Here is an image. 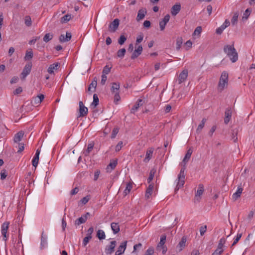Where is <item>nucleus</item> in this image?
Segmentation results:
<instances>
[{
	"label": "nucleus",
	"instance_id": "62",
	"mask_svg": "<svg viewBox=\"0 0 255 255\" xmlns=\"http://www.w3.org/2000/svg\"><path fill=\"white\" fill-rule=\"evenodd\" d=\"M223 252V250L219 249L217 248L212 255H220Z\"/></svg>",
	"mask_w": 255,
	"mask_h": 255
},
{
	"label": "nucleus",
	"instance_id": "56",
	"mask_svg": "<svg viewBox=\"0 0 255 255\" xmlns=\"http://www.w3.org/2000/svg\"><path fill=\"white\" fill-rule=\"evenodd\" d=\"M154 253V249L153 248H149L146 251L144 255H153Z\"/></svg>",
	"mask_w": 255,
	"mask_h": 255
},
{
	"label": "nucleus",
	"instance_id": "61",
	"mask_svg": "<svg viewBox=\"0 0 255 255\" xmlns=\"http://www.w3.org/2000/svg\"><path fill=\"white\" fill-rule=\"evenodd\" d=\"M152 190H148V189H146L145 197L147 199L149 198L150 196L151 195L152 193Z\"/></svg>",
	"mask_w": 255,
	"mask_h": 255
},
{
	"label": "nucleus",
	"instance_id": "45",
	"mask_svg": "<svg viewBox=\"0 0 255 255\" xmlns=\"http://www.w3.org/2000/svg\"><path fill=\"white\" fill-rule=\"evenodd\" d=\"M237 130H233L232 134V139L234 141V142H236L238 140L237 137Z\"/></svg>",
	"mask_w": 255,
	"mask_h": 255
},
{
	"label": "nucleus",
	"instance_id": "51",
	"mask_svg": "<svg viewBox=\"0 0 255 255\" xmlns=\"http://www.w3.org/2000/svg\"><path fill=\"white\" fill-rule=\"evenodd\" d=\"M26 25L29 26L31 25V19L29 16H26L24 19Z\"/></svg>",
	"mask_w": 255,
	"mask_h": 255
},
{
	"label": "nucleus",
	"instance_id": "47",
	"mask_svg": "<svg viewBox=\"0 0 255 255\" xmlns=\"http://www.w3.org/2000/svg\"><path fill=\"white\" fill-rule=\"evenodd\" d=\"M225 242H226L225 239L224 238H221L220 240L217 248H218L219 249L223 250L222 248H223L224 244L225 243Z\"/></svg>",
	"mask_w": 255,
	"mask_h": 255
},
{
	"label": "nucleus",
	"instance_id": "39",
	"mask_svg": "<svg viewBox=\"0 0 255 255\" xmlns=\"http://www.w3.org/2000/svg\"><path fill=\"white\" fill-rule=\"evenodd\" d=\"M126 52V50L125 48H122L119 50L117 52V56L119 58H123Z\"/></svg>",
	"mask_w": 255,
	"mask_h": 255
},
{
	"label": "nucleus",
	"instance_id": "55",
	"mask_svg": "<svg viewBox=\"0 0 255 255\" xmlns=\"http://www.w3.org/2000/svg\"><path fill=\"white\" fill-rule=\"evenodd\" d=\"M123 141H120L118 142V143L117 144V145L116 146V147H115V150L116 151L118 152V151H119L122 146H123Z\"/></svg>",
	"mask_w": 255,
	"mask_h": 255
},
{
	"label": "nucleus",
	"instance_id": "12",
	"mask_svg": "<svg viewBox=\"0 0 255 255\" xmlns=\"http://www.w3.org/2000/svg\"><path fill=\"white\" fill-rule=\"evenodd\" d=\"M188 77V70L185 69L183 70L179 75L178 81L179 84H181L186 80Z\"/></svg>",
	"mask_w": 255,
	"mask_h": 255
},
{
	"label": "nucleus",
	"instance_id": "44",
	"mask_svg": "<svg viewBox=\"0 0 255 255\" xmlns=\"http://www.w3.org/2000/svg\"><path fill=\"white\" fill-rule=\"evenodd\" d=\"M126 40V37L124 35H121L118 39V43L120 45H122L124 44Z\"/></svg>",
	"mask_w": 255,
	"mask_h": 255
},
{
	"label": "nucleus",
	"instance_id": "57",
	"mask_svg": "<svg viewBox=\"0 0 255 255\" xmlns=\"http://www.w3.org/2000/svg\"><path fill=\"white\" fill-rule=\"evenodd\" d=\"M206 230H207V226L206 225L201 226L200 228V235L201 236L204 235L205 233L206 232Z\"/></svg>",
	"mask_w": 255,
	"mask_h": 255
},
{
	"label": "nucleus",
	"instance_id": "6",
	"mask_svg": "<svg viewBox=\"0 0 255 255\" xmlns=\"http://www.w3.org/2000/svg\"><path fill=\"white\" fill-rule=\"evenodd\" d=\"M79 117H85L86 116L88 112V108L86 107L83 103L82 101H80L79 103Z\"/></svg>",
	"mask_w": 255,
	"mask_h": 255
},
{
	"label": "nucleus",
	"instance_id": "27",
	"mask_svg": "<svg viewBox=\"0 0 255 255\" xmlns=\"http://www.w3.org/2000/svg\"><path fill=\"white\" fill-rule=\"evenodd\" d=\"M243 190V189L242 187H239L237 191L234 193L232 196L233 199L236 200L238 198H239L241 196Z\"/></svg>",
	"mask_w": 255,
	"mask_h": 255
},
{
	"label": "nucleus",
	"instance_id": "42",
	"mask_svg": "<svg viewBox=\"0 0 255 255\" xmlns=\"http://www.w3.org/2000/svg\"><path fill=\"white\" fill-rule=\"evenodd\" d=\"M53 38V34L50 33H46L44 37H43V41L45 42H48V41H49L50 40H51Z\"/></svg>",
	"mask_w": 255,
	"mask_h": 255
},
{
	"label": "nucleus",
	"instance_id": "32",
	"mask_svg": "<svg viewBox=\"0 0 255 255\" xmlns=\"http://www.w3.org/2000/svg\"><path fill=\"white\" fill-rule=\"evenodd\" d=\"M183 43V39L181 37H177L176 42V49L177 51H179Z\"/></svg>",
	"mask_w": 255,
	"mask_h": 255
},
{
	"label": "nucleus",
	"instance_id": "4",
	"mask_svg": "<svg viewBox=\"0 0 255 255\" xmlns=\"http://www.w3.org/2000/svg\"><path fill=\"white\" fill-rule=\"evenodd\" d=\"M32 66L31 62H28L25 65L20 75V78L22 80L25 79L26 77L29 74L31 70Z\"/></svg>",
	"mask_w": 255,
	"mask_h": 255
},
{
	"label": "nucleus",
	"instance_id": "46",
	"mask_svg": "<svg viewBox=\"0 0 255 255\" xmlns=\"http://www.w3.org/2000/svg\"><path fill=\"white\" fill-rule=\"evenodd\" d=\"M112 93L114 94V102L117 104V102H119L121 99L120 92H117Z\"/></svg>",
	"mask_w": 255,
	"mask_h": 255
},
{
	"label": "nucleus",
	"instance_id": "49",
	"mask_svg": "<svg viewBox=\"0 0 255 255\" xmlns=\"http://www.w3.org/2000/svg\"><path fill=\"white\" fill-rule=\"evenodd\" d=\"M94 147V144L90 143L88 145V147L86 151L85 152L84 154L85 155L87 156L89 153L91 151Z\"/></svg>",
	"mask_w": 255,
	"mask_h": 255
},
{
	"label": "nucleus",
	"instance_id": "28",
	"mask_svg": "<svg viewBox=\"0 0 255 255\" xmlns=\"http://www.w3.org/2000/svg\"><path fill=\"white\" fill-rule=\"evenodd\" d=\"M120 85L119 83L114 82L111 88L112 93L120 92Z\"/></svg>",
	"mask_w": 255,
	"mask_h": 255
},
{
	"label": "nucleus",
	"instance_id": "21",
	"mask_svg": "<svg viewBox=\"0 0 255 255\" xmlns=\"http://www.w3.org/2000/svg\"><path fill=\"white\" fill-rule=\"evenodd\" d=\"M59 67V63L58 62L51 64L47 69V72L50 74H54V70H57Z\"/></svg>",
	"mask_w": 255,
	"mask_h": 255
},
{
	"label": "nucleus",
	"instance_id": "50",
	"mask_svg": "<svg viewBox=\"0 0 255 255\" xmlns=\"http://www.w3.org/2000/svg\"><path fill=\"white\" fill-rule=\"evenodd\" d=\"M119 128L118 127L114 128L113 129L112 134H111V138H114L116 137L117 134L119 132Z\"/></svg>",
	"mask_w": 255,
	"mask_h": 255
},
{
	"label": "nucleus",
	"instance_id": "53",
	"mask_svg": "<svg viewBox=\"0 0 255 255\" xmlns=\"http://www.w3.org/2000/svg\"><path fill=\"white\" fill-rule=\"evenodd\" d=\"M92 236H86L85 237L83 241V245L85 247L89 243V241L92 239Z\"/></svg>",
	"mask_w": 255,
	"mask_h": 255
},
{
	"label": "nucleus",
	"instance_id": "31",
	"mask_svg": "<svg viewBox=\"0 0 255 255\" xmlns=\"http://www.w3.org/2000/svg\"><path fill=\"white\" fill-rule=\"evenodd\" d=\"M206 122V119L203 118L201 121V123L198 125L197 128L196 129V132L198 133H199L202 131V129L203 128L205 123Z\"/></svg>",
	"mask_w": 255,
	"mask_h": 255
},
{
	"label": "nucleus",
	"instance_id": "48",
	"mask_svg": "<svg viewBox=\"0 0 255 255\" xmlns=\"http://www.w3.org/2000/svg\"><path fill=\"white\" fill-rule=\"evenodd\" d=\"M155 171L153 169L151 170L149 173V176L147 179V182L149 183L152 180L154 176Z\"/></svg>",
	"mask_w": 255,
	"mask_h": 255
},
{
	"label": "nucleus",
	"instance_id": "15",
	"mask_svg": "<svg viewBox=\"0 0 255 255\" xmlns=\"http://www.w3.org/2000/svg\"><path fill=\"white\" fill-rule=\"evenodd\" d=\"M40 152V149H37L36 151V153L35 154L34 156L33 157L32 160V165L36 168L38 164L39 161V156Z\"/></svg>",
	"mask_w": 255,
	"mask_h": 255
},
{
	"label": "nucleus",
	"instance_id": "23",
	"mask_svg": "<svg viewBox=\"0 0 255 255\" xmlns=\"http://www.w3.org/2000/svg\"><path fill=\"white\" fill-rule=\"evenodd\" d=\"M181 9V5L179 3L174 4L171 8V14L172 15H176L179 13Z\"/></svg>",
	"mask_w": 255,
	"mask_h": 255
},
{
	"label": "nucleus",
	"instance_id": "2",
	"mask_svg": "<svg viewBox=\"0 0 255 255\" xmlns=\"http://www.w3.org/2000/svg\"><path fill=\"white\" fill-rule=\"evenodd\" d=\"M182 167L180 173L178 175V182L175 188V192H176L180 188L182 187L185 183L184 171L186 169V165L182 163Z\"/></svg>",
	"mask_w": 255,
	"mask_h": 255
},
{
	"label": "nucleus",
	"instance_id": "13",
	"mask_svg": "<svg viewBox=\"0 0 255 255\" xmlns=\"http://www.w3.org/2000/svg\"><path fill=\"white\" fill-rule=\"evenodd\" d=\"M170 19V15L166 14L163 19L159 22V26L161 30H163L165 28V25L169 21Z\"/></svg>",
	"mask_w": 255,
	"mask_h": 255
},
{
	"label": "nucleus",
	"instance_id": "10",
	"mask_svg": "<svg viewBox=\"0 0 255 255\" xmlns=\"http://www.w3.org/2000/svg\"><path fill=\"white\" fill-rule=\"evenodd\" d=\"M8 226H9V223L8 222H4L3 223V224L1 226V234L3 236V239L4 241H6L7 240V237H6V234L7 232V230L8 229Z\"/></svg>",
	"mask_w": 255,
	"mask_h": 255
},
{
	"label": "nucleus",
	"instance_id": "3",
	"mask_svg": "<svg viewBox=\"0 0 255 255\" xmlns=\"http://www.w3.org/2000/svg\"><path fill=\"white\" fill-rule=\"evenodd\" d=\"M228 74L227 72L224 71L221 74L218 84V89L219 90L222 91L225 88V87L228 84Z\"/></svg>",
	"mask_w": 255,
	"mask_h": 255
},
{
	"label": "nucleus",
	"instance_id": "59",
	"mask_svg": "<svg viewBox=\"0 0 255 255\" xmlns=\"http://www.w3.org/2000/svg\"><path fill=\"white\" fill-rule=\"evenodd\" d=\"M6 176H7V174H6V170L4 169L2 170L0 172V179L1 180H4V179H5Z\"/></svg>",
	"mask_w": 255,
	"mask_h": 255
},
{
	"label": "nucleus",
	"instance_id": "38",
	"mask_svg": "<svg viewBox=\"0 0 255 255\" xmlns=\"http://www.w3.org/2000/svg\"><path fill=\"white\" fill-rule=\"evenodd\" d=\"M33 56V53L32 50L31 49L30 51H27L25 54V56L24 57V59L25 60H28L31 59Z\"/></svg>",
	"mask_w": 255,
	"mask_h": 255
},
{
	"label": "nucleus",
	"instance_id": "17",
	"mask_svg": "<svg viewBox=\"0 0 255 255\" xmlns=\"http://www.w3.org/2000/svg\"><path fill=\"white\" fill-rule=\"evenodd\" d=\"M71 33L69 32H66L65 36L64 34L60 35L59 36V41L61 42H68L71 39Z\"/></svg>",
	"mask_w": 255,
	"mask_h": 255
},
{
	"label": "nucleus",
	"instance_id": "16",
	"mask_svg": "<svg viewBox=\"0 0 255 255\" xmlns=\"http://www.w3.org/2000/svg\"><path fill=\"white\" fill-rule=\"evenodd\" d=\"M143 101L141 99H138L134 105L131 109V113L134 114L138 109L139 107L143 105Z\"/></svg>",
	"mask_w": 255,
	"mask_h": 255
},
{
	"label": "nucleus",
	"instance_id": "5",
	"mask_svg": "<svg viewBox=\"0 0 255 255\" xmlns=\"http://www.w3.org/2000/svg\"><path fill=\"white\" fill-rule=\"evenodd\" d=\"M120 20L118 18L115 19L109 26V30L111 32H115L118 28Z\"/></svg>",
	"mask_w": 255,
	"mask_h": 255
},
{
	"label": "nucleus",
	"instance_id": "18",
	"mask_svg": "<svg viewBox=\"0 0 255 255\" xmlns=\"http://www.w3.org/2000/svg\"><path fill=\"white\" fill-rule=\"evenodd\" d=\"M147 13L146 9L145 8H141L140 9L137 13V15L136 17V20L139 21L144 18L145 14Z\"/></svg>",
	"mask_w": 255,
	"mask_h": 255
},
{
	"label": "nucleus",
	"instance_id": "25",
	"mask_svg": "<svg viewBox=\"0 0 255 255\" xmlns=\"http://www.w3.org/2000/svg\"><path fill=\"white\" fill-rule=\"evenodd\" d=\"M118 162L117 160H113L112 162H111L106 168L107 171L108 172H111L115 168Z\"/></svg>",
	"mask_w": 255,
	"mask_h": 255
},
{
	"label": "nucleus",
	"instance_id": "20",
	"mask_svg": "<svg viewBox=\"0 0 255 255\" xmlns=\"http://www.w3.org/2000/svg\"><path fill=\"white\" fill-rule=\"evenodd\" d=\"M186 241L187 237L186 236H183L177 246V248L178 249L179 252L182 251V250L185 248L186 246Z\"/></svg>",
	"mask_w": 255,
	"mask_h": 255
},
{
	"label": "nucleus",
	"instance_id": "14",
	"mask_svg": "<svg viewBox=\"0 0 255 255\" xmlns=\"http://www.w3.org/2000/svg\"><path fill=\"white\" fill-rule=\"evenodd\" d=\"M232 115V110L231 108H228L225 111V117L224 119V123L226 124H228L230 122Z\"/></svg>",
	"mask_w": 255,
	"mask_h": 255
},
{
	"label": "nucleus",
	"instance_id": "64",
	"mask_svg": "<svg viewBox=\"0 0 255 255\" xmlns=\"http://www.w3.org/2000/svg\"><path fill=\"white\" fill-rule=\"evenodd\" d=\"M89 199L90 198L89 197V196H87L83 197L81 199V201L83 204H86L89 201Z\"/></svg>",
	"mask_w": 255,
	"mask_h": 255
},
{
	"label": "nucleus",
	"instance_id": "37",
	"mask_svg": "<svg viewBox=\"0 0 255 255\" xmlns=\"http://www.w3.org/2000/svg\"><path fill=\"white\" fill-rule=\"evenodd\" d=\"M97 236L100 240L105 239L106 238L105 232L102 230L98 231Z\"/></svg>",
	"mask_w": 255,
	"mask_h": 255
},
{
	"label": "nucleus",
	"instance_id": "40",
	"mask_svg": "<svg viewBox=\"0 0 255 255\" xmlns=\"http://www.w3.org/2000/svg\"><path fill=\"white\" fill-rule=\"evenodd\" d=\"M239 15V13L238 12L234 13L232 18L231 19V23L233 25H235L237 23Z\"/></svg>",
	"mask_w": 255,
	"mask_h": 255
},
{
	"label": "nucleus",
	"instance_id": "7",
	"mask_svg": "<svg viewBox=\"0 0 255 255\" xmlns=\"http://www.w3.org/2000/svg\"><path fill=\"white\" fill-rule=\"evenodd\" d=\"M116 241H113L110 242V245L107 246L105 250V252L106 254H111L113 253L115 251V248L116 246Z\"/></svg>",
	"mask_w": 255,
	"mask_h": 255
},
{
	"label": "nucleus",
	"instance_id": "9",
	"mask_svg": "<svg viewBox=\"0 0 255 255\" xmlns=\"http://www.w3.org/2000/svg\"><path fill=\"white\" fill-rule=\"evenodd\" d=\"M127 244V241L123 242L121 244L120 246L118 247V250L116 251L115 253V255H121L123 254L126 249Z\"/></svg>",
	"mask_w": 255,
	"mask_h": 255
},
{
	"label": "nucleus",
	"instance_id": "52",
	"mask_svg": "<svg viewBox=\"0 0 255 255\" xmlns=\"http://www.w3.org/2000/svg\"><path fill=\"white\" fill-rule=\"evenodd\" d=\"M111 67H109L108 65L105 66L103 70V72H102L103 74H102L107 75V74H109L111 71Z\"/></svg>",
	"mask_w": 255,
	"mask_h": 255
},
{
	"label": "nucleus",
	"instance_id": "63",
	"mask_svg": "<svg viewBox=\"0 0 255 255\" xmlns=\"http://www.w3.org/2000/svg\"><path fill=\"white\" fill-rule=\"evenodd\" d=\"M22 91V89L21 87H19L18 88H17L13 92V94L14 95H17V94H20Z\"/></svg>",
	"mask_w": 255,
	"mask_h": 255
},
{
	"label": "nucleus",
	"instance_id": "36",
	"mask_svg": "<svg viewBox=\"0 0 255 255\" xmlns=\"http://www.w3.org/2000/svg\"><path fill=\"white\" fill-rule=\"evenodd\" d=\"M71 16L70 14H66L61 18L60 21L62 23H66L70 20Z\"/></svg>",
	"mask_w": 255,
	"mask_h": 255
},
{
	"label": "nucleus",
	"instance_id": "1",
	"mask_svg": "<svg viewBox=\"0 0 255 255\" xmlns=\"http://www.w3.org/2000/svg\"><path fill=\"white\" fill-rule=\"evenodd\" d=\"M224 51L233 63L236 62L238 60V54L234 47V44L225 45L224 47Z\"/></svg>",
	"mask_w": 255,
	"mask_h": 255
},
{
	"label": "nucleus",
	"instance_id": "34",
	"mask_svg": "<svg viewBox=\"0 0 255 255\" xmlns=\"http://www.w3.org/2000/svg\"><path fill=\"white\" fill-rule=\"evenodd\" d=\"M99 100L97 94H95L93 95V101L91 104V106H93L94 108L96 107L99 104Z\"/></svg>",
	"mask_w": 255,
	"mask_h": 255
},
{
	"label": "nucleus",
	"instance_id": "22",
	"mask_svg": "<svg viewBox=\"0 0 255 255\" xmlns=\"http://www.w3.org/2000/svg\"><path fill=\"white\" fill-rule=\"evenodd\" d=\"M154 151V148H149L146 152V156L145 158L144 159V161L145 162H147L149 161V160L151 158L152 156V154Z\"/></svg>",
	"mask_w": 255,
	"mask_h": 255
},
{
	"label": "nucleus",
	"instance_id": "19",
	"mask_svg": "<svg viewBox=\"0 0 255 255\" xmlns=\"http://www.w3.org/2000/svg\"><path fill=\"white\" fill-rule=\"evenodd\" d=\"M90 215V213L87 212L83 216L79 218L75 221V225H80L86 222L87 220V217Z\"/></svg>",
	"mask_w": 255,
	"mask_h": 255
},
{
	"label": "nucleus",
	"instance_id": "11",
	"mask_svg": "<svg viewBox=\"0 0 255 255\" xmlns=\"http://www.w3.org/2000/svg\"><path fill=\"white\" fill-rule=\"evenodd\" d=\"M142 50V46L141 45H138L132 53L131 56V59H134L138 57L141 54Z\"/></svg>",
	"mask_w": 255,
	"mask_h": 255
},
{
	"label": "nucleus",
	"instance_id": "33",
	"mask_svg": "<svg viewBox=\"0 0 255 255\" xmlns=\"http://www.w3.org/2000/svg\"><path fill=\"white\" fill-rule=\"evenodd\" d=\"M166 236L165 235H162L160 237V240L157 245V248H162L164 245L166 241Z\"/></svg>",
	"mask_w": 255,
	"mask_h": 255
},
{
	"label": "nucleus",
	"instance_id": "30",
	"mask_svg": "<svg viewBox=\"0 0 255 255\" xmlns=\"http://www.w3.org/2000/svg\"><path fill=\"white\" fill-rule=\"evenodd\" d=\"M97 85V79L96 77H95L93 79V80L92 81L91 83L90 84V85L88 87V91L89 92L91 91L92 88H94V91H95Z\"/></svg>",
	"mask_w": 255,
	"mask_h": 255
},
{
	"label": "nucleus",
	"instance_id": "8",
	"mask_svg": "<svg viewBox=\"0 0 255 255\" xmlns=\"http://www.w3.org/2000/svg\"><path fill=\"white\" fill-rule=\"evenodd\" d=\"M204 192V186L203 184H199L198 188L197 190L195 196V200L199 201L201 199V196Z\"/></svg>",
	"mask_w": 255,
	"mask_h": 255
},
{
	"label": "nucleus",
	"instance_id": "26",
	"mask_svg": "<svg viewBox=\"0 0 255 255\" xmlns=\"http://www.w3.org/2000/svg\"><path fill=\"white\" fill-rule=\"evenodd\" d=\"M23 134L24 133L22 131H20L18 132L16 134H15L13 138L14 142L17 143L19 142L21 140L23 136Z\"/></svg>",
	"mask_w": 255,
	"mask_h": 255
},
{
	"label": "nucleus",
	"instance_id": "29",
	"mask_svg": "<svg viewBox=\"0 0 255 255\" xmlns=\"http://www.w3.org/2000/svg\"><path fill=\"white\" fill-rule=\"evenodd\" d=\"M111 228L113 233L116 234L120 231V226L118 223L113 222L111 223Z\"/></svg>",
	"mask_w": 255,
	"mask_h": 255
},
{
	"label": "nucleus",
	"instance_id": "43",
	"mask_svg": "<svg viewBox=\"0 0 255 255\" xmlns=\"http://www.w3.org/2000/svg\"><path fill=\"white\" fill-rule=\"evenodd\" d=\"M242 236V233H238L236 237L235 238H234V242L232 245V246L231 247L234 246L235 245H236L237 244V243L239 242V241L240 240V239L241 238Z\"/></svg>",
	"mask_w": 255,
	"mask_h": 255
},
{
	"label": "nucleus",
	"instance_id": "58",
	"mask_svg": "<svg viewBox=\"0 0 255 255\" xmlns=\"http://www.w3.org/2000/svg\"><path fill=\"white\" fill-rule=\"evenodd\" d=\"M192 153V150L191 149V148H189L187 150V151L185 155V159H189L191 157Z\"/></svg>",
	"mask_w": 255,
	"mask_h": 255
},
{
	"label": "nucleus",
	"instance_id": "41",
	"mask_svg": "<svg viewBox=\"0 0 255 255\" xmlns=\"http://www.w3.org/2000/svg\"><path fill=\"white\" fill-rule=\"evenodd\" d=\"M251 12V9L250 8H247L245 12L244 13L242 19L243 20H247Z\"/></svg>",
	"mask_w": 255,
	"mask_h": 255
},
{
	"label": "nucleus",
	"instance_id": "60",
	"mask_svg": "<svg viewBox=\"0 0 255 255\" xmlns=\"http://www.w3.org/2000/svg\"><path fill=\"white\" fill-rule=\"evenodd\" d=\"M143 38V36L142 34L138 35L136 40V45H137L138 43H140L142 41Z\"/></svg>",
	"mask_w": 255,
	"mask_h": 255
},
{
	"label": "nucleus",
	"instance_id": "35",
	"mask_svg": "<svg viewBox=\"0 0 255 255\" xmlns=\"http://www.w3.org/2000/svg\"><path fill=\"white\" fill-rule=\"evenodd\" d=\"M132 188V185L131 183H130V182H128L127 184L126 188L124 192V193L125 196L129 193Z\"/></svg>",
	"mask_w": 255,
	"mask_h": 255
},
{
	"label": "nucleus",
	"instance_id": "54",
	"mask_svg": "<svg viewBox=\"0 0 255 255\" xmlns=\"http://www.w3.org/2000/svg\"><path fill=\"white\" fill-rule=\"evenodd\" d=\"M201 31H202L201 26H197L194 31L193 35H197L198 36H199L201 32Z\"/></svg>",
	"mask_w": 255,
	"mask_h": 255
},
{
	"label": "nucleus",
	"instance_id": "24",
	"mask_svg": "<svg viewBox=\"0 0 255 255\" xmlns=\"http://www.w3.org/2000/svg\"><path fill=\"white\" fill-rule=\"evenodd\" d=\"M47 237L44 235V233L42 232L41 237V243H40V248L41 249H43L47 246Z\"/></svg>",
	"mask_w": 255,
	"mask_h": 255
}]
</instances>
